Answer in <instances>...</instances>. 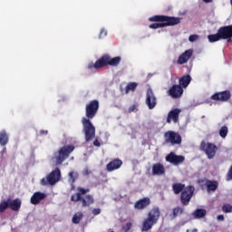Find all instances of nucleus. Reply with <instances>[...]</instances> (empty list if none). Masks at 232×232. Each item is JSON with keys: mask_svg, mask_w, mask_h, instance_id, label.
<instances>
[{"mask_svg": "<svg viewBox=\"0 0 232 232\" xmlns=\"http://www.w3.org/2000/svg\"><path fill=\"white\" fill-rule=\"evenodd\" d=\"M165 160L166 162H169V164H173V166H180L186 160V157L170 152L166 156Z\"/></svg>", "mask_w": 232, "mask_h": 232, "instance_id": "12", "label": "nucleus"}, {"mask_svg": "<svg viewBox=\"0 0 232 232\" xmlns=\"http://www.w3.org/2000/svg\"><path fill=\"white\" fill-rule=\"evenodd\" d=\"M8 144V133L6 130L0 131V146H6Z\"/></svg>", "mask_w": 232, "mask_h": 232, "instance_id": "25", "label": "nucleus"}, {"mask_svg": "<svg viewBox=\"0 0 232 232\" xmlns=\"http://www.w3.org/2000/svg\"><path fill=\"white\" fill-rule=\"evenodd\" d=\"M160 218V208L153 207L147 214V218L142 222L141 231H150L153 226L159 223Z\"/></svg>", "mask_w": 232, "mask_h": 232, "instance_id": "6", "label": "nucleus"}, {"mask_svg": "<svg viewBox=\"0 0 232 232\" xmlns=\"http://www.w3.org/2000/svg\"><path fill=\"white\" fill-rule=\"evenodd\" d=\"M90 173H92V171L90 169L84 170V175H90Z\"/></svg>", "mask_w": 232, "mask_h": 232, "instance_id": "42", "label": "nucleus"}, {"mask_svg": "<svg viewBox=\"0 0 232 232\" xmlns=\"http://www.w3.org/2000/svg\"><path fill=\"white\" fill-rule=\"evenodd\" d=\"M222 211L224 213H232V205L231 204L223 205Z\"/></svg>", "mask_w": 232, "mask_h": 232, "instance_id": "33", "label": "nucleus"}, {"mask_svg": "<svg viewBox=\"0 0 232 232\" xmlns=\"http://www.w3.org/2000/svg\"><path fill=\"white\" fill-rule=\"evenodd\" d=\"M168 93L172 99H180L184 94V89L180 85L174 84L168 91Z\"/></svg>", "mask_w": 232, "mask_h": 232, "instance_id": "15", "label": "nucleus"}, {"mask_svg": "<svg viewBox=\"0 0 232 232\" xmlns=\"http://www.w3.org/2000/svg\"><path fill=\"white\" fill-rule=\"evenodd\" d=\"M129 113H133V111H137V105H131L130 108H129Z\"/></svg>", "mask_w": 232, "mask_h": 232, "instance_id": "36", "label": "nucleus"}, {"mask_svg": "<svg viewBox=\"0 0 232 232\" xmlns=\"http://www.w3.org/2000/svg\"><path fill=\"white\" fill-rule=\"evenodd\" d=\"M108 35V31L106 29L102 28L99 34V39H102Z\"/></svg>", "mask_w": 232, "mask_h": 232, "instance_id": "34", "label": "nucleus"}, {"mask_svg": "<svg viewBox=\"0 0 232 232\" xmlns=\"http://www.w3.org/2000/svg\"><path fill=\"white\" fill-rule=\"evenodd\" d=\"M194 218H204L206 217V209L198 208L193 212Z\"/></svg>", "mask_w": 232, "mask_h": 232, "instance_id": "28", "label": "nucleus"}, {"mask_svg": "<svg viewBox=\"0 0 232 232\" xmlns=\"http://www.w3.org/2000/svg\"><path fill=\"white\" fill-rule=\"evenodd\" d=\"M121 56H116L111 58L110 54H104L100 59H98L95 63H91L88 64V70H92L95 68V70H99L101 68H104V66H119L121 64Z\"/></svg>", "mask_w": 232, "mask_h": 232, "instance_id": "5", "label": "nucleus"}, {"mask_svg": "<svg viewBox=\"0 0 232 232\" xmlns=\"http://www.w3.org/2000/svg\"><path fill=\"white\" fill-rule=\"evenodd\" d=\"M227 133H229V130L227 126H222L219 130V136L221 139H226L227 137Z\"/></svg>", "mask_w": 232, "mask_h": 232, "instance_id": "32", "label": "nucleus"}, {"mask_svg": "<svg viewBox=\"0 0 232 232\" xmlns=\"http://www.w3.org/2000/svg\"><path fill=\"white\" fill-rule=\"evenodd\" d=\"M190 82H191V76L189 74H187L179 78V86H180L183 89L188 88Z\"/></svg>", "mask_w": 232, "mask_h": 232, "instance_id": "22", "label": "nucleus"}, {"mask_svg": "<svg viewBox=\"0 0 232 232\" xmlns=\"http://www.w3.org/2000/svg\"><path fill=\"white\" fill-rule=\"evenodd\" d=\"M44 198H46V194L43 192H34L31 197V204L37 206V204H40L41 200H44Z\"/></svg>", "mask_w": 232, "mask_h": 232, "instance_id": "21", "label": "nucleus"}, {"mask_svg": "<svg viewBox=\"0 0 232 232\" xmlns=\"http://www.w3.org/2000/svg\"><path fill=\"white\" fill-rule=\"evenodd\" d=\"M217 218H218V220H219V221H221V222H224V220H225L224 215H218V216L217 217Z\"/></svg>", "mask_w": 232, "mask_h": 232, "instance_id": "40", "label": "nucleus"}, {"mask_svg": "<svg viewBox=\"0 0 232 232\" xmlns=\"http://www.w3.org/2000/svg\"><path fill=\"white\" fill-rule=\"evenodd\" d=\"M122 166V161L119 159H114L106 165V169L109 172L115 171Z\"/></svg>", "mask_w": 232, "mask_h": 232, "instance_id": "20", "label": "nucleus"}, {"mask_svg": "<svg viewBox=\"0 0 232 232\" xmlns=\"http://www.w3.org/2000/svg\"><path fill=\"white\" fill-rule=\"evenodd\" d=\"M181 111H182V110H180L179 108H176V109L170 111L168 113V117H167L168 124H171L172 121L175 124H177V122H179V117Z\"/></svg>", "mask_w": 232, "mask_h": 232, "instance_id": "16", "label": "nucleus"}, {"mask_svg": "<svg viewBox=\"0 0 232 232\" xmlns=\"http://www.w3.org/2000/svg\"><path fill=\"white\" fill-rule=\"evenodd\" d=\"M10 208V198L0 203V213H5Z\"/></svg>", "mask_w": 232, "mask_h": 232, "instance_id": "29", "label": "nucleus"}, {"mask_svg": "<svg viewBox=\"0 0 232 232\" xmlns=\"http://www.w3.org/2000/svg\"><path fill=\"white\" fill-rule=\"evenodd\" d=\"M145 102L149 110H153L157 106V96H155V93L151 88H149L146 92Z\"/></svg>", "mask_w": 232, "mask_h": 232, "instance_id": "14", "label": "nucleus"}, {"mask_svg": "<svg viewBox=\"0 0 232 232\" xmlns=\"http://www.w3.org/2000/svg\"><path fill=\"white\" fill-rule=\"evenodd\" d=\"M204 3H213V0H203Z\"/></svg>", "mask_w": 232, "mask_h": 232, "instance_id": "43", "label": "nucleus"}, {"mask_svg": "<svg viewBox=\"0 0 232 232\" xmlns=\"http://www.w3.org/2000/svg\"><path fill=\"white\" fill-rule=\"evenodd\" d=\"M208 39L209 43H217L222 40H227V43H232V24L221 26L216 34H209Z\"/></svg>", "mask_w": 232, "mask_h": 232, "instance_id": "7", "label": "nucleus"}, {"mask_svg": "<svg viewBox=\"0 0 232 232\" xmlns=\"http://www.w3.org/2000/svg\"><path fill=\"white\" fill-rule=\"evenodd\" d=\"M172 191L175 195H180V202L183 206H189L191 198H193V194L195 193V187L187 186L182 183H174L172 185Z\"/></svg>", "mask_w": 232, "mask_h": 232, "instance_id": "3", "label": "nucleus"}, {"mask_svg": "<svg viewBox=\"0 0 232 232\" xmlns=\"http://www.w3.org/2000/svg\"><path fill=\"white\" fill-rule=\"evenodd\" d=\"M138 86H139V83L135 82H129L125 87V93H130V92H135Z\"/></svg>", "mask_w": 232, "mask_h": 232, "instance_id": "27", "label": "nucleus"}, {"mask_svg": "<svg viewBox=\"0 0 232 232\" xmlns=\"http://www.w3.org/2000/svg\"><path fill=\"white\" fill-rule=\"evenodd\" d=\"M200 151L205 152L208 159H215V156L217 155V151L218 150V147L215 145V143L208 142L206 140H202L199 145Z\"/></svg>", "mask_w": 232, "mask_h": 232, "instance_id": "10", "label": "nucleus"}, {"mask_svg": "<svg viewBox=\"0 0 232 232\" xmlns=\"http://www.w3.org/2000/svg\"><path fill=\"white\" fill-rule=\"evenodd\" d=\"M208 191H217L218 189V181L217 180H207L206 182Z\"/></svg>", "mask_w": 232, "mask_h": 232, "instance_id": "24", "label": "nucleus"}, {"mask_svg": "<svg viewBox=\"0 0 232 232\" xmlns=\"http://www.w3.org/2000/svg\"><path fill=\"white\" fill-rule=\"evenodd\" d=\"M21 199L15 198L9 201V208L12 211H19L21 209Z\"/></svg>", "mask_w": 232, "mask_h": 232, "instance_id": "23", "label": "nucleus"}, {"mask_svg": "<svg viewBox=\"0 0 232 232\" xmlns=\"http://www.w3.org/2000/svg\"><path fill=\"white\" fill-rule=\"evenodd\" d=\"M133 225L131 224V222H128V223H126L125 224V230L126 231H130V229H131V227H132Z\"/></svg>", "mask_w": 232, "mask_h": 232, "instance_id": "37", "label": "nucleus"}, {"mask_svg": "<svg viewBox=\"0 0 232 232\" xmlns=\"http://www.w3.org/2000/svg\"><path fill=\"white\" fill-rule=\"evenodd\" d=\"M79 178V174L77 172L71 171L69 172V182L72 184V189H75V180Z\"/></svg>", "mask_w": 232, "mask_h": 232, "instance_id": "26", "label": "nucleus"}, {"mask_svg": "<svg viewBox=\"0 0 232 232\" xmlns=\"http://www.w3.org/2000/svg\"><path fill=\"white\" fill-rule=\"evenodd\" d=\"M165 144H170V146H177L182 144V136L179 132L169 130L164 133Z\"/></svg>", "mask_w": 232, "mask_h": 232, "instance_id": "11", "label": "nucleus"}, {"mask_svg": "<svg viewBox=\"0 0 232 232\" xmlns=\"http://www.w3.org/2000/svg\"><path fill=\"white\" fill-rule=\"evenodd\" d=\"M82 212H77L72 217V224H80L81 220H82Z\"/></svg>", "mask_w": 232, "mask_h": 232, "instance_id": "31", "label": "nucleus"}, {"mask_svg": "<svg viewBox=\"0 0 232 232\" xmlns=\"http://www.w3.org/2000/svg\"><path fill=\"white\" fill-rule=\"evenodd\" d=\"M40 135H48V130H41Z\"/></svg>", "mask_w": 232, "mask_h": 232, "instance_id": "41", "label": "nucleus"}, {"mask_svg": "<svg viewBox=\"0 0 232 232\" xmlns=\"http://www.w3.org/2000/svg\"><path fill=\"white\" fill-rule=\"evenodd\" d=\"M183 213H184V208L178 206L172 209V218H177L179 215H182Z\"/></svg>", "mask_w": 232, "mask_h": 232, "instance_id": "30", "label": "nucleus"}, {"mask_svg": "<svg viewBox=\"0 0 232 232\" xmlns=\"http://www.w3.org/2000/svg\"><path fill=\"white\" fill-rule=\"evenodd\" d=\"M211 101L218 102H227L231 99V91H223L215 92L211 97Z\"/></svg>", "mask_w": 232, "mask_h": 232, "instance_id": "13", "label": "nucleus"}, {"mask_svg": "<svg viewBox=\"0 0 232 232\" xmlns=\"http://www.w3.org/2000/svg\"><path fill=\"white\" fill-rule=\"evenodd\" d=\"M151 204V199L150 198H143L134 204V209H146L148 206Z\"/></svg>", "mask_w": 232, "mask_h": 232, "instance_id": "19", "label": "nucleus"}, {"mask_svg": "<svg viewBox=\"0 0 232 232\" xmlns=\"http://www.w3.org/2000/svg\"><path fill=\"white\" fill-rule=\"evenodd\" d=\"M151 24L149 28L157 30L158 28H166V26H177L180 24V17L168 16V15H154L149 18Z\"/></svg>", "mask_w": 232, "mask_h": 232, "instance_id": "2", "label": "nucleus"}, {"mask_svg": "<svg viewBox=\"0 0 232 232\" xmlns=\"http://www.w3.org/2000/svg\"><path fill=\"white\" fill-rule=\"evenodd\" d=\"M192 232H198L197 228H194V229L192 230Z\"/></svg>", "mask_w": 232, "mask_h": 232, "instance_id": "44", "label": "nucleus"}, {"mask_svg": "<svg viewBox=\"0 0 232 232\" xmlns=\"http://www.w3.org/2000/svg\"><path fill=\"white\" fill-rule=\"evenodd\" d=\"M198 40V34H191L189 37H188V41L190 43H195V41Z\"/></svg>", "mask_w": 232, "mask_h": 232, "instance_id": "35", "label": "nucleus"}, {"mask_svg": "<svg viewBox=\"0 0 232 232\" xmlns=\"http://www.w3.org/2000/svg\"><path fill=\"white\" fill-rule=\"evenodd\" d=\"M152 175L160 177L166 175V168L162 163H154L152 165Z\"/></svg>", "mask_w": 232, "mask_h": 232, "instance_id": "17", "label": "nucleus"}, {"mask_svg": "<svg viewBox=\"0 0 232 232\" xmlns=\"http://www.w3.org/2000/svg\"><path fill=\"white\" fill-rule=\"evenodd\" d=\"M97 111H99V101L92 100L85 107L86 117L82 119L86 142H90L95 137V126L91 121L95 118Z\"/></svg>", "mask_w": 232, "mask_h": 232, "instance_id": "1", "label": "nucleus"}, {"mask_svg": "<svg viewBox=\"0 0 232 232\" xmlns=\"http://www.w3.org/2000/svg\"><path fill=\"white\" fill-rule=\"evenodd\" d=\"M193 55V50L188 49L185 51L183 53H181L178 59V64H186L189 59H191V56Z\"/></svg>", "mask_w": 232, "mask_h": 232, "instance_id": "18", "label": "nucleus"}, {"mask_svg": "<svg viewBox=\"0 0 232 232\" xmlns=\"http://www.w3.org/2000/svg\"><path fill=\"white\" fill-rule=\"evenodd\" d=\"M73 150H75V147L72 145H66L62 147L59 151L54 152L53 159L55 160L56 166H61V164L70 157Z\"/></svg>", "mask_w": 232, "mask_h": 232, "instance_id": "8", "label": "nucleus"}, {"mask_svg": "<svg viewBox=\"0 0 232 232\" xmlns=\"http://www.w3.org/2000/svg\"><path fill=\"white\" fill-rule=\"evenodd\" d=\"M92 215L94 216L101 215V208H93Z\"/></svg>", "mask_w": 232, "mask_h": 232, "instance_id": "38", "label": "nucleus"}, {"mask_svg": "<svg viewBox=\"0 0 232 232\" xmlns=\"http://www.w3.org/2000/svg\"><path fill=\"white\" fill-rule=\"evenodd\" d=\"M61 180V169L59 168H56L54 170H53L51 173L48 174L46 178H43L41 179V185L42 186H55L57 182Z\"/></svg>", "mask_w": 232, "mask_h": 232, "instance_id": "9", "label": "nucleus"}, {"mask_svg": "<svg viewBox=\"0 0 232 232\" xmlns=\"http://www.w3.org/2000/svg\"><path fill=\"white\" fill-rule=\"evenodd\" d=\"M77 191V193L71 196L72 202H81L82 208H90L92 204L95 203V198H93V196L90 194L86 195V193H90V188L79 187Z\"/></svg>", "mask_w": 232, "mask_h": 232, "instance_id": "4", "label": "nucleus"}, {"mask_svg": "<svg viewBox=\"0 0 232 232\" xmlns=\"http://www.w3.org/2000/svg\"><path fill=\"white\" fill-rule=\"evenodd\" d=\"M93 144H94V146H96L97 148H101V142L99 141V140H95L93 141Z\"/></svg>", "mask_w": 232, "mask_h": 232, "instance_id": "39", "label": "nucleus"}]
</instances>
